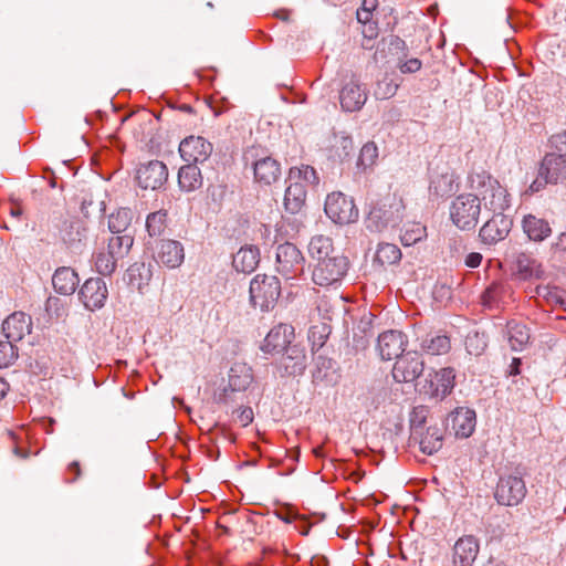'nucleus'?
I'll use <instances>...</instances> for the list:
<instances>
[{"instance_id": "1a4fd4ad", "label": "nucleus", "mask_w": 566, "mask_h": 566, "mask_svg": "<svg viewBox=\"0 0 566 566\" xmlns=\"http://www.w3.org/2000/svg\"><path fill=\"white\" fill-rule=\"evenodd\" d=\"M526 485L518 474L501 475L495 490L499 504L506 506L517 505L526 495Z\"/></svg>"}, {"instance_id": "3c124183", "label": "nucleus", "mask_w": 566, "mask_h": 566, "mask_svg": "<svg viewBox=\"0 0 566 566\" xmlns=\"http://www.w3.org/2000/svg\"><path fill=\"white\" fill-rule=\"evenodd\" d=\"M536 294L539 296H544L553 304L559 305L566 311V293L554 287L549 289L548 286H537Z\"/></svg>"}, {"instance_id": "4be33fe9", "label": "nucleus", "mask_w": 566, "mask_h": 566, "mask_svg": "<svg viewBox=\"0 0 566 566\" xmlns=\"http://www.w3.org/2000/svg\"><path fill=\"white\" fill-rule=\"evenodd\" d=\"M185 259V250L179 241L163 240L157 249L155 260L169 269L181 265Z\"/></svg>"}, {"instance_id": "aec40b11", "label": "nucleus", "mask_w": 566, "mask_h": 566, "mask_svg": "<svg viewBox=\"0 0 566 566\" xmlns=\"http://www.w3.org/2000/svg\"><path fill=\"white\" fill-rule=\"evenodd\" d=\"M294 336V328L287 324H279L270 329L261 346L262 352L268 354L280 353L291 345Z\"/></svg>"}, {"instance_id": "c9c22d12", "label": "nucleus", "mask_w": 566, "mask_h": 566, "mask_svg": "<svg viewBox=\"0 0 566 566\" xmlns=\"http://www.w3.org/2000/svg\"><path fill=\"white\" fill-rule=\"evenodd\" d=\"M305 185L301 181H292L286 188L284 195L285 209L291 213L298 212L305 202Z\"/></svg>"}, {"instance_id": "774afa93", "label": "nucleus", "mask_w": 566, "mask_h": 566, "mask_svg": "<svg viewBox=\"0 0 566 566\" xmlns=\"http://www.w3.org/2000/svg\"><path fill=\"white\" fill-rule=\"evenodd\" d=\"M367 28L364 30L365 36L373 39L377 35V27L375 23H368L366 24Z\"/></svg>"}, {"instance_id": "9d476101", "label": "nucleus", "mask_w": 566, "mask_h": 566, "mask_svg": "<svg viewBox=\"0 0 566 566\" xmlns=\"http://www.w3.org/2000/svg\"><path fill=\"white\" fill-rule=\"evenodd\" d=\"M424 363L416 350L403 353L396 359L392 377L397 382H411L423 371Z\"/></svg>"}, {"instance_id": "e2e57ef3", "label": "nucleus", "mask_w": 566, "mask_h": 566, "mask_svg": "<svg viewBox=\"0 0 566 566\" xmlns=\"http://www.w3.org/2000/svg\"><path fill=\"white\" fill-rule=\"evenodd\" d=\"M482 262V255L478 252H472L465 258V265L469 268H478Z\"/></svg>"}, {"instance_id": "6e6552de", "label": "nucleus", "mask_w": 566, "mask_h": 566, "mask_svg": "<svg viewBox=\"0 0 566 566\" xmlns=\"http://www.w3.org/2000/svg\"><path fill=\"white\" fill-rule=\"evenodd\" d=\"M325 213L337 224H349L356 222L358 219V209L354 200L339 191L332 192L327 196Z\"/></svg>"}, {"instance_id": "f03ea898", "label": "nucleus", "mask_w": 566, "mask_h": 566, "mask_svg": "<svg viewBox=\"0 0 566 566\" xmlns=\"http://www.w3.org/2000/svg\"><path fill=\"white\" fill-rule=\"evenodd\" d=\"M405 205L400 198H391L373 205L366 218V228L379 232L396 227L403 217Z\"/></svg>"}, {"instance_id": "a211bd4d", "label": "nucleus", "mask_w": 566, "mask_h": 566, "mask_svg": "<svg viewBox=\"0 0 566 566\" xmlns=\"http://www.w3.org/2000/svg\"><path fill=\"white\" fill-rule=\"evenodd\" d=\"M407 345L406 336L399 331H386L378 336V350L382 359L391 360L398 358L405 352Z\"/></svg>"}, {"instance_id": "c03bdc74", "label": "nucleus", "mask_w": 566, "mask_h": 566, "mask_svg": "<svg viewBox=\"0 0 566 566\" xmlns=\"http://www.w3.org/2000/svg\"><path fill=\"white\" fill-rule=\"evenodd\" d=\"M117 260L105 247L98 249L94 254V265L102 275H111L116 269Z\"/></svg>"}, {"instance_id": "8fccbe9b", "label": "nucleus", "mask_w": 566, "mask_h": 566, "mask_svg": "<svg viewBox=\"0 0 566 566\" xmlns=\"http://www.w3.org/2000/svg\"><path fill=\"white\" fill-rule=\"evenodd\" d=\"M399 84L396 83L391 77L384 76L382 80L378 81L374 90V95L377 99H388L395 96Z\"/></svg>"}, {"instance_id": "6ab92c4d", "label": "nucleus", "mask_w": 566, "mask_h": 566, "mask_svg": "<svg viewBox=\"0 0 566 566\" xmlns=\"http://www.w3.org/2000/svg\"><path fill=\"white\" fill-rule=\"evenodd\" d=\"M513 274L521 281L542 280L545 276V270L536 258L521 252L515 256Z\"/></svg>"}, {"instance_id": "a878e982", "label": "nucleus", "mask_w": 566, "mask_h": 566, "mask_svg": "<svg viewBox=\"0 0 566 566\" xmlns=\"http://www.w3.org/2000/svg\"><path fill=\"white\" fill-rule=\"evenodd\" d=\"M367 101V93L356 81L345 84L339 93L340 106L345 112L359 111Z\"/></svg>"}, {"instance_id": "37998d69", "label": "nucleus", "mask_w": 566, "mask_h": 566, "mask_svg": "<svg viewBox=\"0 0 566 566\" xmlns=\"http://www.w3.org/2000/svg\"><path fill=\"white\" fill-rule=\"evenodd\" d=\"M427 237V229L420 222H408L401 230L400 240L405 247H410Z\"/></svg>"}, {"instance_id": "338daca9", "label": "nucleus", "mask_w": 566, "mask_h": 566, "mask_svg": "<svg viewBox=\"0 0 566 566\" xmlns=\"http://www.w3.org/2000/svg\"><path fill=\"white\" fill-rule=\"evenodd\" d=\"M377 7H378V0H364L360 8L365 9L366 11L374 12Z\"/></svg>"}, {"instance_id": "13d9d810", "label": "nucleus", "mask_w": 566, "mask_h": 566, "mask_svg": "<svg viewBox=\"0 0 566 566\" xmlns=\"http://www.w3.org/2000/svg\"><path fill=\"white\" fill-rule=\"evenodd\" d=\"M316 310L324 319H331L334 307L326 296L318 297L316 302Z\"/></svg>"}, {"instance_id": "7c9ffc66", "label": "nucleus", "mask_w": 566, "mask_h": 566, "mask_svg": "<svg viewBox=\"0 0 566 566\" xmlns=\"http://www.w3.org/2000/svg\"><path fill=\"white\" fill-rule=\"evenodd\" d=\"M203 179L200 169L192 164L181 166L178 171V185L182 191L192 192L202 187Z\"/></svg>"}, {"instance_id": "4c0bfd02", "label": "nucleus", "mask_w": 566, "mask_h": 566, "mask_svg": "<svg viewBox=\"0 0 566 566\" xmlns=\"http://www.w3.org/2000/svg\"><path fill=\"white\" fill-rule=\"evenodd\" d=\"M507 338L513 350H521L530 340L528 328L520 322L511 321L507 323Z\"/></svg>"}, {"instance_id": "ddd939ff", "label": "nucleus", "mask_w": 566, "mask_h": 566, "mask_svg": "<svg viewBox=\"0 0 566 566\" xmlns=\"http://www.w3.org/2000/svg\"><path fill=\"white\" fill-rule=\"evenodd\" d=\"M513 226V221L504 212L493 213L492 218L488 220L480 229V238L485 244H495L504 240Z\"/></svg>"}, {"instance_id": "680f3d73", "label": "nucleus", "mask_w": 566, "mask_h": 566, "mask_svg": "<svg viewBox=\"0 0 566 566\" xmlns=\"http://www.w3.org/2000/svg\"><path fill=\"white\" fill-rule=\"evenodd\" d=\"M421 61L419 59H410L405 63L399 65V69L402 73H415L421 69Z\"/></svg>"}, {"instance_id": "f8f14e48", "label": "nucleus", "mask_w": 566, "mask_h": 566, "mask_svg": "<svg viewBox=\"0 0 566 566\" xmlns=\"http://www.w3.org/2000/svg\"><path fill=\"white\" fill-rule=\"evenodd\" d=\"M454 382V369L451 367L441 368L440 370L429 375L427 386H424L426 394H428L430 398L441 401L452 392Z\"/></svg>"}, {"instance_id": "bb28decb", "label": "nucleus", "mask_w": 566, "mask_h": 566, "mask_svg": "<svg viewBox=\"0 0 566 566\" xmlns=\"http://www.w3.org/2000/svg\"><path fill=\"white\" fill-rule=\"evenodd\" d=\"M443 433L437 424L428 426L426 430L420 431V436L410 437L411 444H418L422 453L431 455L442 447Z\"/></svg>"}, {"instance_id": "864d4df0", "label": "nucleus", "mask_w": 566, "mask_h": 566, "mask_svg": "<svg viewBox=\"0 0 566 566\" xmlns=\"http://www.w3.org/2000/svg\"><path fill=\"white\" fill-rule=\"evenodd\" d=\"M548 143L552 151L547 154H554L558 158L566 160V130L554 134Z\"/></svg>"}, {"instance_id": "412c9836", "label": "nucleus", "mask_w": 566, "mask_h": 566, "mask_svg": "<svg viewBox=\"0 0 566 566\" xmlns=\"http://www.w3.org/2000/svg\"><path fill=\"white\" fill-rule=\"evenodd\" d=\"M479 552L478 538L473 535H463L453 546V564L455 566H473Z\"/></svg>"}, {"instance_id": "6e6d98bb", "label": "nucleus", "mask_w": 566, "mask_h": 566, "mask_svg": "<svg viewBox=\"0 0 566 566\" xmlns=\"http://www.w3.org/2000/svg\"><path fill=\"white\" fill-rule=\"evenodd\" d=\"M486 347L484 336L479 333L469 334L465 338V348L470 355L479 356Z\"/></svg>"}, {"instance_id": "423d86ee", "label": "nucleus", "mask_w": 566, "mask_h": 566, "mask_svg": "<svg viewBox=\"0 0 566 566\" xmlns=\"http://www.w3.org/2000/svg\"><path fill=\"white\" fill-rule=\"evenodd\" d=\"M348 260L343 254L323 260L314 264L312 280L319 286H332L339 283L348 271Z\"/></svg>"}, {"instance_id": "4d7b16f0", "label": "nucleus", "mask_w": 566, "mask_h": 566, "mask_svg": "<svg viewBox=\"0 0 566 566\" xmlns=\"http://www.w3.org/2000/svg\"><path fill=\"white\" fill-rule=\"evenodd\" d=\"M339 147L334 146L336 148V155L338 156L339 160H344L352 154L354 149L353 139L348 136H340L338 139Z\"/></svg>"}, {"instance_id": "4468645a", "label": "nucleus", "mask_w": 566, "mask_h": 566, "mask_svg": "<svg viewBox=\"0 0 566 566\" xmlns=\"http://www.w3.org/2000/svg\"><path fill=\"white\" fill-rule=\"evenodd\" d=\"M179 153L187 164L197 166L210 157L212 145L201 136H189L180 143Z\"/></svg>"}, {"instance_id": "9b49d317", "label": "nucleus", "mask_w": 566, "mask_h": 566, "mask_svg": "<svg viewBox=\"0 0 566 566\" xmlns=\"http://www.w3.org/2000/svg\"><path fill=\"white\" fill-rule=\"evenodd\" d=\"M136 179L140 188L157 190L166 184L168 169L163 161L150 160L147 164L140 165Z\"/></svg>"}, {"instance_id": "052dcab7", "label": "nucleus", "mask_w": 566, "mask_h": 566, "mask_svg": "<svg viewBox=\"0 0 566 566\" xmlns=\"http://www.w3.org/2000/svg\"><path fill=\"white\" fill-rule=\"evenodd\" d=\"M81 476V468L77 461H73L69 464L66 470L65 481L69 483L75 482Z\"/></svg>"}, {"instance_id": "473e14b6", "label": "nucleus", "mask_w": 566, "mask_h": 566, "mask_svg": "<svg viewBox=\"0 0 566 566\" xmlns=\"http://www.w3.org/2000/svg\"><path fill=\"white\" fill-rule=\"evenodd\" d=\"M308 254L315 263L331 259L339 253L335 251L332 239L325 235H315L308 244Z\"/></svg>"}, {"instance_id": "f257e3e1", "label": "nucleus", "mask_w": 566, "mask_h": 566, "mask_svg": "<svg viewBox=\"0 0 566 566\" xmlns=\"http://www.w3.org/2000/svg\"><path fill=\"white\" fill-rule=\"evenodd\" d=\"M470 187L481 197V202L493 213L504 212L511 206V195L507 189L493 178L489 172L482 170L471 174L469 177Z\"/></svg>"}, {"instance_id": "20e7f679", "label": "nucleus", "mask_w": 566, "mask_h": 566, "mask_svg": "<svg viewBox=\"0 0 566 566\" xmlns=\"http://www.w3.org/2000/svg\"><path fill=\"white\" fill-rule=\"evenodd\" d=\"M566 178V160L554 154H546L538 164L536 178L524 191L526 196H533L545 189L547 185H557Z\"/></svg>"}, {"instance_id": "393cba45", "label": "nucleus", "mask_w": 566, "mask_h": 566, "mask_svg": "<svg viewBox=\"0 0 566 566\" xmlns=\"http://www.w3.org/2000/svg\"><path fill=\"white\" fill-rule=\"evenodd\" d=\"M448 421L457 437L469 438L475 429L476 417L472 409L458 408L449 416Z\"/></svg>"}, {"instance_id": "f3484780", "label": "nucleus", "mask_w": 566, "mask_h": 566, "mask_svg": "<svg viewBox=\"0 0 566 566\" xmlns=\"http://www.w3.org/2000/svg\"><path fill=\"white\" fill-rule=\"evenodd\" d=\"M31 331V317L23 312L12 313L2 323L3 335L13 344L22 340Z\"/></svg>"}, {"instance_id": "58836bf2", "label": "nucleus", "mask_w": 566, "mask_h": 566, "mask_svg": "<svg viewBox=\"0 0 566 566\" xmlns=\"http://www.w3.org/2000/svg\"><path fill=\"white\" fill-rule=\"evenodd\" d=\"M133 220V211L129 208H120L108 217V228L114 234L125 232Z\"/></svg>"}, {"instance_id": "69168bd1", "label": "nucleus", "mask_w": 566, "mask_h": 566, "mask_svg": "<svg viewBox=\"0 0 566 566\" xmlns=\"http://www.w3.org/2000/svg\"><path fill=\"white\" fill-rule=\"evenodd\" d=\"M520 366H521V359L520 358H513L510 367H509V374L511 376H515L520 374Z\"/></svg>"}, {"instance_id": "5701e85b", "label": "nucleus", "mask_w": 566, "mask_h": 566, "mask_svg": "<svg viewBox=\"0 0 566 566\" xmlns=\"http://www.w3.org/2000/svg\"><path fill=\"white\" fill-rule=\"evenodd\" d=\"M86 232L87 229L83 221L73 218L63 221L62 228L60 229V237L71 250L77 252L86 240Z\"/></svg>"}, {"instance_id": "a19ab883", "label": "nucleus", "mask_w": 566, "mask_h": 566, "mask_svg": "<svg viewBox=\"0 0 566 566\" xmlns=\"http://www.w3.org/2000/svg\"><path fill=\"white\" fill-rule=\"evenodd\" d=\"M134 239L129 234H117L109 238L106 250L118 261L124 258L132 248Z\"/></svg>"}, {"instance_id": "bf43d9fd", "label": "nucleus", "mask_w": 566, "mask_h": 566, "mask_svg": "<svg viewBox=\"0 0 566 566\" xmlns=\"http://www.w3.org/2000/svg\"><path fill=\"white\" fill-rule=\"evenodd\" d=\"M235 421L242 427L249 426L253 421V410L250 407H242L235 411Z\"/></svg>"}, {"instance_id": "dca6fc26", "label": "nucleus", "mask_w": 566, "mask_h": 566, "mask_svg": "<svg viewBox=\"0 0 566 566\" xmlns=\"http://www.w3.org/2000/svg\"><path fill=\"white\" fill-rule=\"evenodd\" d=\"M307 366L305 349L300 345L289 346L280 359L279 371L281 376H300Z\"/></svg>"}, {"instance_id": "de8ad7c7", "label": "nucleus", "mask_w": 566, "mask_h": 566, "mask_svg": "<svg viewBox=\"0 0 566 566\" xmlns=\"http://www.w3.org/2000/svg\"><path fill=\"white\" fill-rule=\"evenodd\" d=\"M167 212L159 210L149 213L146 220V228L150 237L160 235L166 228Z\"/></svg>"}, {"instance_id": "49530a36", "label": "nucleus", "mask_w": 566, "mask_h": 566, "mask_svg": "<svg viewBox=\"0 0 566 566\" xmlns=\"http://www.w3.org/2000/svg\"><path fill=\"white\" fill-rule=\"evenodd\" d=\"M129 283L136 286L138 290H142L145 285L148 284L151 273L149 266H146L145 263H135L127 271Z\"/></svg>"}, {"instance_id": "72a5a7b5", "label": "nucleus", "mask_w": 566, "mask_h": 566, "mask_svg": "<svg viewBox=\"0 0 566 566\" xmlns=\"http://www.w3.org/2000/svg\"><path fill=\"white\" fill-rule=\"evenodd\" d=\"M253 381V373L247 364L237 363L229 371V387L232 391H243Z\"/></svg>"}, {"instance_id": "7ed1b4c3", "label": "nucleus", "mask_w": 566, "mask_h": 566, "mask_svg": "<svg viewBox=\"0 0 566 566\" xmlns=\"http://www.w3.org/2000/svg\"><path fill=\"white\" fill-rule=\"evenodd\" d=\"M249 293L252 306L268 312L281 295V283L275 275L258 274L250 282Z\"/></svg>"}, {"instance_id": "2f4dec72", "label": "nucleus", "mask_w": 566, "mask_h": 566, "mask_svg": "<svg viewBox=\"0 0 566 566\" xmlns=\"http://www.w3.org/2000/svg\"><path fill=\"white\" fill-rule=\"evenodd\" d=\"M280 175V164L271 157L262 158L254 164V178L259 182L271 185L279 179Z\"/></svg>"}, {"instance_id": "0eeeda50", "label": "nucleus", "mask_w": 566, "mask_h": 566, "mask_svg": "<svg viewBox=\"0 0 566 566\" xmlns=\"http://www.w3.org/2000/svg\"><path fill=\"white\" fill-rule=\"evenodd\" d=\"M305 259L293 243L280 244L276 249L275 269L285 279L292 280L304 271Z\"/></svg>"}, {"instance_id": "ea45409f", "label": "nucleus", "mask_w": 566, "mask_h": 566, "mask_svg": "<svg viewBox=\"0 0 566 566\" xmlns=\"http://www.w3.org/2000/svg\"><path fill=\"white\" fill-rule=\"evenodd\" d=\"M401 259L400 249L392 243L382 242L378 244L375 261L381 265L396 264Z\"/></svg>"}, {"instance_id": "2eb2a0df", "label": "nucleus", "mask_w": 566, "mask_h": 566, "mask_svg": "<svg viewBox=\"0 0 566 566\" xmlns=\"http://www.w3.org/2000/svg\"><path fill=\"white\" fill-rule=\"evenodd\" d=\"M78 295L87 310L95 311L104 306L108 296V290L104 280L91 277L84 282Z\"/></svg>"}, {"instance_id": "603ef678", "label": "nucleus", "mask_w": 566, "mask_h": 566, "mask_svg": "<svg viewBox=\"0 0 566 566\" xmlns=\"http://www.w3.org/2000/svg\"><path fill=\"white\" fill-rule=\"evenodd\" d=\"M377 158L378 148L376 144L373 142L366 143L360 149L358 166L363 167L364 169L370 167L376 163Z\"/></svg>"}, {"instance_id": "5fc2aeb1", "label": "nucleus", "mask_w": 566, "mask_h": 566, "mask_svg": "<svg viewBox=\"0 0 566 566\" xmlns=\"http://www.w3.org/2000/svg\"><path fill=\"white\" fill-rule=\"evenodd\" d=\"M18 358V352L13 343L0 342V368L8 367Z\"/></svg>"}, {"instance_id": "79ce46f5", "label": "nucleus", "mask_w": 566, "mask_h": 566, "mask_svg": "<svg viewBox=\"0 0 566 566\" xmlns=\"http://www.w3.org/2000/svg\"><path fill=\"white\" fill-rule=\"evenodd\" d=\"M134 239L129 234H117L109 238L106 250L118 261L124 258L132 248Z\"/></svg>"}, {"instance_id": "39448f33", "label": "nucleus", "mask_w": 566, "mask_h": 566, "mask_svg": "<svg viewBox=\"0 0 566 566\" xmlns=\"http://www.w3.org/2000/svg\"><path fill=\"white\" fill-rule=\"evenodd\" d=\"M481 213V200L478 195H459L451 203L450 218L461 230L474 229Z\"/></svg>"}, {"instance_id": "09e8293b", "label": "nucleus", "mask_w": 566, "mask_h": 566, "mask_svg": "<svg viewBox=\"0 0 566 566\" xmlns=\"http://www.w3.org/2000/svg\"><path fill=\"white\" fill-rule=\"evenodd\" d=\"M301 181L304 185H317L318 176L316 170L311 166H302L301 168H291L290 180Z\"/></svg>"}, {"instance_id": "cd10ccee", "label": "nucleus", "mask_w": 566, "mask_h": 566, "mask_svg": "<svg viewBox=\"0 0 566 566\" xmlns=\"http://www.w3.org/2000/svg\"><path fill=\"white\" fill-rule=\"evenodd\" d=\"M459 189V177L454 171L446 168L431 178L430 192L436 197H448Z\"/></svg>"}, {"instance_id": "e433bc0d", "label": "nucleus", "mask_w": 566, "mask_h": 566, "mask_svg": "<svg viewBox=\"0 0 566 566\" xmlns=\"http://www.w3.org/2000/svg\"><path fill=\"white\" fill-rule=\"evenodd\" d=\"M420 348L429 355H443L451 348L450 338L447 335L429 333L421 339Z\"/></svg>"}, {"instance_id": "0e129e2a", "label": "nucleus", "mask_w": 566, "mask_h": 566, "mask_svg": "<svg viewBox=\"0 0 566 566\" xmlns=\"http://www.w3.org/2000/svg\"><path fill=\"white\" fill-rule=\"evenodd\" d=\"M356 15H357V20L359 23H363V24L371 23V19H373L371 11H366L365 9L359 8L357 10Z\"/></svg>"}, {"instance_id": "b1692460", "label": "nucleus", "mask_w": 566, "mask_h": 566, "mask_svg": "<svg viewBox=\"0 0 566 566\" xmlns=\"http://www.w3.org/2000/svg\"><path fill=\"white\" fill-rule=\"evenodd\" d=\"M522 229L528 240L536 243L545 241L553 233L551 223L546 219L533 213L523 217Z\"/></svg>"}, {"instance_id": "c85d7f7f", "label": "nucleus", "mask_w": 566, "mask_h": 566, "mask_svg": "<svg viewBox=\"0 0 566 566\" xmlns=\"http://www.w3.org/2000/svg\"><path fill=\"white\" fill-rule=\"evenodd\" d=\"M260 262V251L255 245H244L233 254L232 265L238 272L251 273Z\"/></svg>"}, {"instance_id": "c756f323", "label": "nucleus", "mask_w": 566, "mask_h": 566, "mask_svg": "<svg viewBox=\"0 0 566 566\" xmlns=\"http://www.w3.org/2000/svg\"><path fill=\"white\" fill-rule=\"evenodd\" d=\"M52 284L57 293L71 295L78 285V276L71 268H60L53 274Z\"/></svg>"}, {"instance_id": "f704fd0d", "label": "nucleus", "mask_w": 566, "mask_h": 566, "mask_svg": "<svg viewBox=\"0 0 566 566\" xmlns=\"http://www.w3.org/2000/svg\"><path fill=\"white\" fill-rule=\"evenodd\" d=\"M511 294L509 285L502 282H493L482 294V304L486 308H497L505 303L506 297Z\"/></svg>"}, {"instance_id": "a18cd8bd", "label": "nucleus", "mask_w": 566, "mask_h": 566, "mask_svg": "<svg viewBox=\"0 0 566 566\" xmlns=\"http://www.w3.org/2000/svg\"><path fill=\"white\" fill-rule=\"evenodd\" d=\"M429 415V410L424 406H417L412 409L410 413V437H419L420 431L426 430L428 428L427 418Z\"/></svg>"}]
</instances>
